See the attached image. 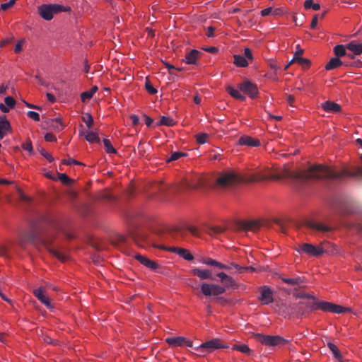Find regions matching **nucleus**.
Masks as SVG:
<instances>
[{
	"instance_id": "1",
	"label": "nucleus",
	"mask_w": 362,
	"mask_h": 362,
	"mask_svg": "<svg viewBox=\"0 0 362 362\" xmlns=\"http://www.w3.org/2000/svg\"><path fill=\"white\" fill-rule=\"evenodd\" d=\"M361 159L362 160V154ZM280 174L281 179L289 178L298 182H305L311 179L342 180L345 177H362V168L357 167L354 171L345 169L337 172L332 167L318 164L301 171H291L286 168Z\"/></svg>"
},
{
	"instance_id": "2",
	"label": "nucleus",
	"mask_w": 362,
	"mask_h": 362,
	"mask_svg": "<svg viewBox=\"0 0 362 362\" xmlns=\"http://www.w3.org/2000/svg\"><path fill=\"white\" fill-rule=\"evenodd\" d=\"M269 180V175L263 172H257L255 174L239 176L233 173H226L221 175L216 181L215 187L225 188L232 186L238 182H256Z\"/></svg>"
},
{
	"instance_id": "3",
	"label": "nucleus",
	"mask_w": 362,
	"mask_h": 362,
	"mask_svg": "<svg viewBox=\"0 0 362 362\" xmlns=\"http://www.w3.org/2000/svg\"><path fill=\"white\" fill-rule=\"evenodd\" d=\"M69 11L70 7H65L59 4H42L38 7L40 16L46 21L52 20L54 14Z\"/></svg>"
},
{
	"instance_id": "4",
	"label": "nucleus",
	"mask_w": 362,
	"mask_h": 362,
	"mask_svg": "<svg viewBox=\"0 0 362 362\" xmlns=\"http://www.w3.org/2000/svg\"><path fill=\"white\" fill-rule=\"evenodd\" d=\"M297 317L305 316L307 314L316 310H320V301H317L315 298L305 301H300L296 303Z\"/></svg>"
},
{
	"instance_id": "5",
	"label": "nucleus",
	"mask_w": 362,
	"mask_h": 362,
	"mask_svg": "<svg viewBox=\"0 0 362 362\" xmlns=\"http://www.w3.org/2000/svg\"><path fill=\"white\" fill-rule=\"evenodd\" d=\"M254 337L257 341L269 346H281L288 342V340L279 335L271 336L256 333L254 334Z\"/></svg>"
},
{
	"instance_id": "6",
	"label": "nucleus",
	"mask_w": 362,
	"mask_h": 362,
	"mask_svg": "<svg viewBox=\"0 0 362 362\" xmlns=\"http://www.w3.org/2000/svg\"><path fill=\"white\" fill-rule=\"evenodd\" d=\"M328 245H329V243H321L317 247L310 243H303L299 245L300 250L298 252H302L314 257H319L323 253L327 252Z\"/></svg>"
},
{
	"instance_id": "7",
	"label": "nucleus",
	"mask_w": 362,
	"mask_h": 362,
	"mask_svg": "<svg viewBox=\"0 0 362 362\" xmlns=\"http://www.w3.org/2000/svg\"><path fill=\"white\" fill-rule=\"evenodd\" d=\"M201 290L203 294H204L206 296H216L225 293L226 288L218 284H210L207 283H203L201 285Z\"/></svg>"
},
{
	"instance_id": "8",
	"label": "nucleus",
	"mask_w": 362,
	"mask_h": 362,
	"mask_svg": "<svg viewBox=\"0 0 362 362\" xmlns=\"http://www.w3.org/2000/svg\"><path fill=\"white\" fill-rule=\"evenodd\" d=\"M185 186L190 189L203 188L206 186V180L204 177L196 175L192 176L191 180H186Z\"/></svg>"
},
{
	"instance_id": "9",
	"label": "nucleus",
	"mask_w": 362,
	"mask_h": 362,
	"mask_svg": "<svg viewBox=\"0 0 362 362\" xmlns=\"http://www.w3.org/2000/svg\"><path fill=\"white\" fill-rule=\"evenodd\" d=\"M37 241V233L35 230H31L21 235L18 240V245L24 248L25 245L30 243L35 245Z\"/></svg>"
},
{
	"instance_id": "10",
	"label": "nucleus",
	"mask_w": 362,
	"mask_h": 362,
	"mask_svg": "<svg viewBox=\"0 0 362 362\" xmlns=\"http://www.w3.org/2000/svg\"><path fill=\"white\" fill-rule=\"evenodd\" d=\"M320 310L324 312H330L332 313H344L346 311H349V308L332 303L326 301H320Z\"/></svg>"
},
{
	"instance_id": "11",
	"label": "nucleus",
	"mask_w": 362,
	"mask_h": 362,
	"mask_svg": "<svg viewBox=\"0 0 362 362\" xmlns=\"http://www.w3.org/2000/svg\"><path fill=\"white\" fill-rule=\"evenodd\" d=\"M202 349H206L209 353H211L216 349H227L228 346L223 344V341L218 338H214L202 344Z\"/></svg>"
},
{
	"instance_id": "12",
	"label": "nucleus",
	"mask_w": 362,
	"mask_h": 362,
	"mask_svg": "<svg viewBox=\"0 0 362 362\" xmlns=\"http://www.w3.org/2000/svg\"><path fill=\"white\" fill-rule=\"evenodd\" d=\"M238 88L241 91L248 95L251 98H255L258 95L257 86L249 81L240 83L238 85Z\"/></svg>"
},
{
	"instance_id": "13",
	"label": "nucleus",
	"mask_w": 362,
	"mask_h": 362,
	"mask_svg": "<svg viewBox=\"0 0 362 362\" xmlns=\"http://www.w3.org/2000/svg\"><path fill=\"white\" fill-rule=\"evenodd\" d=\"M279 315H282L285 318L288 317H291V316L297 317L296 303H290V304L282 303V304H281L279 305Z\"/></svg>"
},
{
	"instance_id": "14",
	"label": "nucleus",
	"mask_w": 362,
	"mask_h": 362,
	"mask_svg": "<svg viewBox=\"0 0 362 362\" xmlns=\"http://www.w3.org/2000/svg\"><path fill=\"white\" fill-rule=\"evenodd\" d=\"M165 341L173 347L181 346H192V342L184 337H168L165 339Z\"/></svg>"
},
{
	"instance_id": "15",
	"label": "nucleus",
	"mask_w": 362,
	"mask_h": 362,
	"mask_svg": "<svg viewBox=\"0 0 362 362\" xmlns=\"http://www.w3.org/2000/svg\"><path fill=\"white\" fill-rule=\"evenodd\" d=\"M42 245L45 247L47 251L56 257L58 259L61 261H65L67 258L66 255L62 253L57 250L56 249L51 247V242L48 239H45L42 240Z\"/></svg>"
},
{
	"instance_id": "16",
	"label": "nucleus",
	"mask_w": 362,
	"mask_h": 362,
	"mask_svg": "<svg viewBox=\"0 0 362 362\" xmlns=\"http://www.w3.org/2000/svg\"><path fill=\"white\" fill-rule=\"evenodd\" d=\"M160 248L163 250H166L168 251H170L174 253H177L180 257L184 258L187 261H192L194 259L193 255L189 252V250L184 249V248H178V247H160Z\"/></svg>"
},
{
	"instance_id": "17",
	"label": "nucleus",
	"mask_w": 362,
	"mask_h": 362,
	"mask_svg": "<svg viewBox=\"0 0 362 362\" xmlns=\"http://www.w3.org/2000/svg\"><path fill=\"white\" fill-rule=\"evenodd\" d=\"M33 293L35 296L47 308H52L49 298L45 295V290L42 287H40L34 290Z\"/></svg>"
},
{
	"instance_id": "18",
	"label": "nucleus",
	"mask_w": 362,
	"mask_h": 362,
	"mask_svg": "<svg viewBox=\"0 0 362 362\" xmlns=\"http://www.w3.org/2000/svg\"><path fill=\"white\" fill-rule=\"evenodd\" d=\"M11 132V124L5 115H0V140Z\"/></svg>"
},
{
	"instance_id": "19",
	"label": "nucleus",
	"mask_w": 362,
	"mask_h": 362,
	"mask_svg": "<svg viewBox=\"0 0 362 362\" xmlns=\"http://www.w3.org/2000/svg\"><path fill=\"white\" fill-rule=\"evenodd\" d=\"M259 300L264 305H268L273 302V293L269 287L266 286L262 287Z\"/></svg>"
},
{
	"instance_id": "20",
	"label": "nucleus",
	"mask_w": 362,
	"mask_h": 362,
	"mask_svg": "<svg viewBox=\"0 0 362 362\" xmlns=\"http://www.w3.org/2000/svg\"><path fill=\"white\" fill-rule=\"evenodd\" d=\"M135 258L136 260H138L141 264L146 267L147 268L151 269V270H156L157 268H158V264L152 261L147 257L141 255H137L135 256Z\"/></svg>"
},
{
	"instance_id": "21",
	"label": "nucleus",
	"mask_w": 362,
	"mask_h": 362,
	"mask_svg": "<svg viewBox=\"0 0 362 362\" xmlns=\"http://www.w3.org/2000/svg\"><path fill=\"white\" fill-rule=\"evenodd\" d=\"M306 226L314 230L326 233L332 230V228L322 223L308 221Z\"/></svg>"
},
{
	"instance_id": "22",
	"label": "nucleus",
	"mask_w": 362,
	"mask_h": 362,
	"mask_svg": "<svg viewBox=\"0 0 362 362\" xmlns=\"http://www.w3.org/2000/svg\"><path fill=\"white\" fill-rule=\"evenodd\" d=\"M192 273L198 276L200 279H211L215 280L211 275V272L209 269H201L199 268H194L192 270Z\"/></svg>"
},
{
	"instance_id": "23",
	"label": "nucleus",
	"mask_w": 362,
	"mask_h": 362,
	"mask_svg": "<svg viewBox=\"0 0 362 362\" xmlns=\"http://www.w3.org/2000/svg\"><path fill=\"white\" fill-rule=\"evenodd\" d=\"M238 144L241 146H259L260 142L258 139H255L249 136H242L239 140Z\"/></svg>"
},
{
	"instance_id": "24",
	"label": "nucleus",
	"mask_w": 362,
	"mask_h": 362,
	"mask_svg": "<svg viewBox=\"0 0 362 362\" xmlns=\"http://www.w3.org/2000/svg\"><path fill=\"white\" fill-rule=\"evenodd\" d=\"M346 47L352 52L351 54H353V57L354 55H359L362 53V43L358 42L356 40H353L348 43L346 45Z\"/></svg>"
},
{
	"instance_id": "25",
	"label": "nucleus",
	"mask_w": 362,
	"mask_h": 362,
	"mask_svg": "<svg viewBox=\"0 0 362 362\" xmlns=\"http://www.w3.org/2000/svg\"><path fill=\"white\" fill-rule=\"evenodd\" d=\"M321 106L325 111L328 112H339L341 111V106L330 100L323 103Z\"/></svg>"
},
{
	"instance_id": "26",
	"label": "nucleus",
	"mask_w": 362,
	"mask_h": 362,
	"mask_svg": "<svg viewBox=\"0 0 362 362\" xmlns=\"http://www.w3.org/2000/svg\"><path fill=\"white\" fill-rule=\"evenodd\" d=\"M201 52L197 49H192L185 55V62L188 64H195Z\"/></svg>"
},
{
	"instance_id": "27",
	"label": "nucleus",
	"mask_w": 362,
	"mask_h": 362,
	"mask_svg": "<svg viewBox=\"0 0 362 362\" xmlns=\"http://www.w3.org/2000/svg\"><path fill=\"white\" fill-rule=\"evenodd\" d=\"M298 63L303 68H308L310 66V62L305 58H303L300 57H294L291 62L286 66L285 69H286L291 64Z\"/></svg>"
},
{
	"instance_id": "28",
	"label": "nucleus",
	"mask_w": 362,
	"mask_h": 362,
	"mask_svg": "<svg viewBox=\"0 0 362 362\" xmlns=\"http://www.w3.org/2000/svg\"><path fill=\"white\" fill-rule=\"evenodd\" d=\"M346 46H344L343 45H336L334 47V54L339 59V57L345 56V55H346L347 57H349L351 59H353V54H351L350 53H346Z\"/></svg>"
},
{
	"instance_id": "29",
	"label": "nucleus",
	"mask_w": 362,
	"mask_h": 362,
	"mask_svg": "<svg viewBox=\"0 0 362 362\" xmlns=\"http://www.w3.org/2000/svg\"><path fill=\"white\" fill-rule=\"evenodd\" d=\"M342 64H343V62L340 59H339L337 57H333L326 64L325 69L327 71L332 70V69L339 67Z\"/></svg>"
},
{
	"instance_id": "30",
	"label": "nucleus",
	"mask_w": 362,
	"mask_h": 362,
	"mask_svg": "<svg viewBox=\"0 0 362 362\" xmlns=\"http://www.w3.org/2000/svg\"><path fill=\"white\" fill-rule=\"evenodd\" d=\"M281 280L289 285H300L305 282L304 277H296V278H281Z\"/></svg>"
},
{
	"instance_id": "31",
	"label": "nucleus",
	"mask_w": 362,
	"mask_h": 362,
	"mask_svg": "<svg viewBox=\"0 0 362 362\" xmlns=\"http://www.w3.org/2000/svg\"><path fill=\"white\" fill-rule=\"evenodd\" d=\"M226 91L235 99L240 100L241 101H244L245 100V97L244 95L231 86H228L226 88Z\"/></svg>"
},
{
	"instance_id": "32",
	"label": "nucleus",
	"mask_w": 362,
	"mask_h": 362,
	"mask_svg": "<svg viewBox=\"0 0 362 362\" xmlns=\"http://www.w3.org/2000/svg\"><path fill=\"white\" fill-rule=\"evenodd\" d=\"M234 57V64L239 67H246L248 65V62L247 59L241 55L235 54Z\"/></svg>"
},
{
	"instance_id": "33",
	"label": "nucleus",
	"mask_w": 362,
	"mask_h": 362,
	"mask_svg": "<svg viewBox=\"0 0 362 362\" xmlns=\"http://www.w3.org/2000/svg\"><path fill=\"white\" fill-rule=\"evenodd\" d=\"M240 227L245 230L255 231L258 228L259 226L257 222L247 221L242 223Z\"/></svg>"
},
{
	"instance_id": "34",
	"label": "nucleus",
	"mask_w": 362,
	"mask_h": 362,
	"mask_svg": "<svg viewBox=\"0 0 362 362\" xmlns=\"http://www.w3.org/2000/svg\"><path fill=\"white\" fill-rule=\"evenodd\" d=\"M232 349L233 350L239 351L247 355H250L252 353V351L250 349V347L245 344H235Z\"/></svg>"
},
{
	"instance_id": "35",
	"label": "nucleus",
	"mask_w": 362,
	"mask_h": 362,
	"mask_svg": "<svg viewBox=\"0 0 362 362\" xmlns=\"http://www.w3.org/2000/svg\"><path fill=\"white\" fill-rule=\"evenodd\" d=\"M173 119L171 117L166 116H162L160 119V121L156 124L157 126L165 125L168 127L173 126Z\"/></svg>"
},
{
	"instance_id": "36",
	"label": "nucleus",
	"mask_w": 362,
	"mask_h": 362,
	"mask_svg": "<svg viewBox=\"0 0 362 362\" xmlns=\"http://www.w3.org/2000/svg\"><path fill=\"white\" fill-rule=\"evenodd\" d=\"M85 138L89 143H99L100 141L99 136L95 133L92 132H87L85 134Z\"/></svg>"
},
{
	"instance_id": "37",
	"label": "nucleus",
	"mask_w": 362,
	"mask_h": 362,
	"mask_svg": "<svg viewBox=\"0 0 362 362\" xmlns=\"http://www.w3.org/2000/svg\"><path fill=\"white\" fill-rule=\"evenodd\" d=\"M304 7L306 9L318 11L320 8V5L317 3H314L313 0H305L304 2Z\"/></svg>"
},
{
	"instance_id": "38",
	"label": "nucleus",
	"mask_w": 362,
	"mask_h": 362,
	"mask_svg": "<svg viewBox=\"0 0 362 362\" xmlns=\"http://www.w3.org/2000/svg\"><path fill=\"white\" fill-rule=\"evenodd\" d=\"M104 146L105 148V151L107 153H116V149L112 146L110 141L107 139H104L103 140Z\"/></svg>"
},
{
	"instance_id": "39",
	"label": "nucleus",
	"mask_w": 362,
	"mask_h": 362,
	"mask_svg": "<svg viewBox=\"0 0 362 362\" xmlns=\"http://www.w3.org/2000/svg\"><path fill=\"white\" fill-rule=\"evenodd\" d=\"M327 346L329 347L330 351L332 352L335 358L339 360L341 358L340 351L335 344H334L331 342H329L327 344Z\"/></svg>"
},
{
	"instance_id": "40",
	"label": "nucleus",
	"mask_w": 362,
	"mask_h": 362,
	"mask_svg": "<svg viewBox=\"0 0 362 362\" xmlns=\"http://www.w3.org/2000/svg\"><path fill=\"white\" fill-rule=\"evenodd\" d=\"M224 229L219 226H210L207 229V233L210 235H215L219 233H223Z\"/></svg>"
},
{
	"instance_id": "41",
	"label": "nucleus",
	"mask_w": 362,
	"mask_h": 362,
	"mask_svg": "<svg viewBox=\"0 0 362 362\" xmlns=\"http://www.w3.org/2000/svg\"><path fill=\"white\" fill-rule=\"evenodd\" d=\"M187 154L180 151H175L171 153L170 158L167 159V162H171L178 160L181 157L186 156Z\"/></svg>"
},
{
	"instance_id": "42",
	"label": "nucleus",
	"mask_w": 362,
	"mask_h": 362,
	"mask_svg": "<svg viewBox=\"0 0 362 362\" xmlns=\"http://www.w3.org/2000/svg\"><path fill=\"white\" fill-rule=\"evenodd\" d=\"M82 120L86 124L88 128H90L93 124V117L89 113H86L83 116Z\"/></svg>"
},
{
	"instance_id": "43",
	"label": "nucleus",
	"mask_w": 362,
	"mask_h": 362,
	"mask_svg": "<svg viewBox=\"0 0 362 362\" xmlns=\"http://www.w3.org/2000/svg\"><path fill=\"white\" fill-rule=\"evenodd\" d=\"M145 88L148 93L153 95L157 93V90L152 86L148 78H146Z\"/></svg>"
},
{
	"instance_id": "44",
	"label": "nucleus",
	"mask_w": 362,
	"mask_h": 362,
	"mask_svg": "<svg viewBox=\"0 0 362 362\" xmlns=\"http://www.w3.org/2000/svg\"><path fill=\"white\" fill-rule=\"evenodd\" d=\"M51 126L57 129V131H61L63 129L64 127L61 122L60 118H56L52 121Z\"/></svg>"
},
{
	"instance_id": "45",
	"label": "nucleus",
	"mask_w": 362,
	"mask_h": 362,
	"mask_svg": "<svg viewBox=\"0 0 362 362\" xmlns=\"http://www.w3.org/2000/svg\"><path fill=\"white\" fill-rule=\"evenodd\" d=\"M209 134L206 133L199 134L196 136L197 142L199 144H204L206 142Z\"/></svg>"
},
{
	"instance_id": "46",
	"label": "nucleus",
	"mask_w": 362,
	"mask_h": 362,
	"mask_svg": "<svg viewBox=\"0 0 362 362\" xmlns=\"http://www.w3.org/2000/svg\"><path fill=\"white\" fill-rule=\"evenodd\" d=\"M58 178L66 185H71V183L73 182V180L70 179L65 173H59Z\"/></svg>"
},
{
	"instance_id": "47",
	"label": "nucleus",
	"mask_w": 362,
	"mask_h": 362,
	"mask_svg": "<svg viewBox=\"0 0 362 362\" xmlns=\"http://www.w3.org/2000/svg\"><path fill=\"white\" fill-rule=\"evenodd\" d=\"M4 103L8 107V108H13L16 105V100L11 96L6 97L4 98Z\"/></svg>"
},
{
	"instance_id": "48",
	"label": "nucleus",
	"mask_w": 362,
	"mask_h": 362,
	"mask_svg": "<svg viewBox=\"0 0 362 362\" xmlns=\"http://www.w3.org/2000/svg\"><path fill=\"white\" fill-rule=\"evenodd\" d=\"M17 189V192H18V197H19V199L22 202H28L30 201V197H28V196H26L21 189L19 188H16Z\"/></svg>"
},
{
	"instance_id": "49",
	"label": "nucleus",
	"mask_w": 362,
	"mask_h": 362,
	"mask_svg": "<svg viewBox=\"0 0 362 362\" xmlns=\"http://www.w3.org/2000/svg\"><path fill=\"white\" fill-rule=\"evenodd\" d=\"M185 234V232L180 228H177L175 231L172 232V236L174 238H177L178 237L183 238Z\"/></svg>"
},
{
	"instance_id": "50",
	"label": "nucleus",
	"mask_w": 362,
	"mask_h": 362,
	"mask_svg": "<svg viewBox=\"0 0 362 362\" xmlns=\"http://www.w3.org/2000/svg\"><path fill=\"white\" fill-rule=\"evenodd\" d=\"M202 344L195 348V350L197 351V354L199 356L203 357V356H205L206 354H209L206 349H202Z\"/></svg>"
},
{
	"instance_id": "51",
	"label": "nucleus",
	"mask_w": 362,
	"mask_h": 362,
	"mask_svg": "<svg viewBox=\"0 0 362 362\" xmlns=\"http://www.w3.org/2000/svg\"><path fill=\"white\" fill-rule=\"evenodd\" d=\"M40 152L42 156H44L49 162H52L54 160V158L52 156L47 152L44 148H41Z\"/></svg>"
},
{
	"instance_id": "52",
	"label": "nucleus",
	"mask_w": 362,
	"mask_h": 362,
	"mask_svg": "<svg viewBox=\"0 0 362 362\" xmlns=\"http://www.w3.org/2000/svg\"><path fill=\"white\" fill-rule=\"evenodd\" d=\"M202 262L203 264H207L209 266H213V267H216V264L218 262L216 260H214V259L209 258V257L204 258Z\"/></svg>"
},
{
	"instance_id": "53",
	"label": "nucleus",
	"mask_w": 362,
	"mask_h": 362,
	"mask_svg": "<svg viewBox=\"0 0 362 362\" xmlns=\"http://www.w3.org/2000/svg\"><path fill=\"white\" fill-rule=\"evenodd\" d=\"M93 97L91 93L88 91L83 92L81 94V100L82 102L85 103L86 100L90 99Z\"/></svg>"
},
{
	"instance_id": "54",
	"label": "nucleus",
	"mask_w": 362,
	"mask_h": 362,
	"mask_svg": "<svg viewBox=\"0 0 362 362\" xmlns=\"http://www.w3.org/2000/svg\"><path fill=\"white\" fill-rule=\"evenodd\" d=\"M28 117L33 119L35 121H40V115L37 112L34 111H28L27 112Z\"/></svg>"
},
{
	"instance_id": "55",
	"label": "nucleus",
	"mask_w": 362,
	"mask_h": 362,
	"mask_svg": "<svg viewBox=\"0 0 362 362\" xmlns=\"http://www.w3.org/2000/svg\"><path fill=\"white\" fill-rule=\"evenodd\" d=\"M62 163L65 164V165H71V164L83 165L82 163H81L76 160L72 159V158H69L67 160H63L62 161Z\"/></svg>"
},
{
	"instance_id": "56",
	"label": "nucleus",
	"mask_w": 362,
	"mask_h": 362,
	"mask_svg": "<svg viewBox=\"0 0 362 362\" xmlns=\"http://www.w3.org/2000/svg\"><path fill=\"white\" fill-rule=\"evenodd\" d=\"M296 297L298 298H304L307 300H311L312 298H314L313 296L310 295L309 293H299L296 294Z\"/></svg>"
},
{
	"instance_id": "57",
	"label": "nucleus",
	"mask_w": 362,
	"mask_h": 362,
	"mask_svg": "<svg viewBox=\"0 0 362 362\" xmlns=\"http://www.w3.org/2000/svg\"><path fill=\"white\" fill-rule=\"evenodd\" d=\"M23 148L29 152L33 151V146L30 140L27 141L25 144H23Z\"/></svg>"
},
{
	"instance_id": "58",
	"label": "nucleus",
	"mask_w": 362,
	"mask_h": 362,
	"mask_svg": "<svg viewBox=\"0 0 362 362\" xmlns=\"http://www.w3.org/2000/svg\"><path fill=\"white\" fill-rule=\"evenodd\" d=\"M245 59H252V53L250 48H245L244 49V56Z\"/></svg>"
},
{
	"instance_id": "59",
	"label": "nucleus",
	"mask_w": 362,
	"mask_h": 362,
	"mask_svg": "<svg viewBox=\"0 0 362 362\" xmlns=\"http://www.w3.org/2000/svg\"><path fill=\"white\" fill-rule=\"evenodd\" d=\"M23 42H24V40H21L18 41V43L16 45L15 48H14V52L16 53H19L22 51V45H23Z\"/></svg>"
},
{
	"instance_id": "60",
	"label": "nucleus",
	"mask_w": 362,
	"mask_h": 362,
	"mask_svg": "<svg viewBox=\"0 0 362 362\" xmlns=\"http://www.w3.org/2000/svg\"><path fill=\"white\" fill-rule=\"evenodd\" d=\"M45 139L46 141H49V142L57 141L56 137L51 133H47L45 135Z\"/></svg>"
},
{
	"instance_id": "61",
	"label": "nucleus",
	"mask_w": 362,
	"mask_h": 362,
	"mask_svg": "<svg viewBox=\"0 0 362 362\" xmlns=\"http://www.w3.org/2000/svg\"><path fill=\"white\" fill-rule=\"evenodd\" d=\"M206 36L208 37H213L214 36L215 28L209 26L207 28Z\"/></svg>"
},
{
	"instance_id": "62",
	"label": "nucleus",
	"mask_w": 362,
	"mask_h": 362,
	"mask_svg": "<svg viewBox=\"0 0 362 362\" xmlns=\"http://www.w3.org/2000/svg\"><path fill=\"white\" fill-rule=\"evenodd\" d=\"M217 276L220 278L221 282H225L226 279H229V276L223 272H220L217 274Z\"/></svg>"
},
{
	"instance_id": "63",
	"label": "nucleus",
	"mask_w": 362,
	"mask_h": 362,
	"mask_svg": "<svg viewBox=\"0 0 362 362\" xmlns=\"http://www.w3.org/2000/svg\"><path fill=\"white\" fill-rule=\"evenodd\" d=\"M187 230H189L193 235L198 236L197 228L194 226H189L187 227Z\"/></svg>"
},
{
	"instance_id": "64",
	"label": "nucleus",
	"mask_w": 362,
	"mask_h": 362,
	"mask_svg": "<svg viewBox=\"0 0 362 362\" xmlns=\"http://www.w3.org/2000/svg\"><path fill=\"white\" fill-rule=\"evenodd\" d=\"M130 119H131V120L132 122V124L134 126H136L139 123V118L136 115H131Z\"/></svg>"
}]
</instances>
